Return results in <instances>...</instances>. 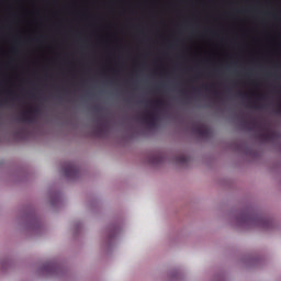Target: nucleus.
Masks as SVG:
<instances>
[{
  "instance_id": "nucleus-3",
  "label": "nucleus",
  "mask_w": 281,
  "mask_h": 281,
  "mask_svg": "<svg viewBox=\"0 0 281 281\" xmlns=\"http://www.w3.org/2000/svg\"><path fill=\"white\" fill-rule=\"evenodd\" d=\"M243 222L255 223V225H259V227H263V229H269V227H271V221L266 217H258L257 220H251L249 215H244Z\"/></svg>"
},
{
  "instance_id": "nucleus-16",
  "label": "nucleus",
  "mask_w": 281,
  "mask_h": 281,
  "mask_svg": "<svg viewBox=\"0 0 281 281\" xmlns=\"http://www.w3.org/2000/svg\"><path fill=\"white\" fill-rule=\"evenodd\" d=\"M259 100H265V94H258Z\"/></svg>"
},
{
  "instance_id": "nucleus-8",
  "label": "nucleus",
  "mask_w": 281,
  "mask_h": 281,
  "mask_svg": "<svg viewBox=\"0 0 281 281\" xmlns=\"http://www.w3.org/2000/svg\"><path fill=\"white\" fill-rule=\"evenodd\" d=\"M13 135L16 139H27V130L26 128H20L16 132H14Z\"/></svg>"
},
{
  "instance_id": "nucleus-2",
  "label": "nucleus",
  "mask_w": 281,
  "mask_h": 281,
  "mask_svg": "<svg viewBox=\"0 0 281 281\" xmlns=\"http://www.w3.org/2000/svg\"><path fill=\"white\" fill-rule=\"evenodd\" d=\"M61 170L69 179H76L80 175V169H78V166L71 161L64 162Z\"/></svg>"
},
{
  "instance_id": "nucleus-18",
  "label": "nucleus",
  "mask_w": 281,
  "mask_h": 281,
  "mask_svg": "<svg viewBox=\"0 0 281 281\" xmlns=\"http://www.w3.org/2000/svg\"><path fill=\"white\" fill-rule=\"evenodd\" d=\"M251 106H254V109H260V106H258V105H256V104H254V105H251Z\"/></svg>"
},
{
  "instance_id": "nucleus-7",
  "label": "nucleus",
  "mask_w": 281,
  "mask_h": 281,
  "mask_svg": "<svg viewBox=\"0 0 281 281\" xmlns=\"http://www.w3.org/2000/svg\"><path fill=\"white\" fill-rule=\"evenodd\" d=\"M143 122L145 124H148V126H156L157 124V114L156 113H147L145 116L142 117Z\"/></svg>"
},
{
  "instance_id": "nucleus-10",
  "label": "nucleus",
  "mask_w": 281,
  "mask_h": 281,
  "mask_svg": "<svg viewBox=\"0 0 281 281\" xmlns=\"http://www.w3.org/2000/svg\"><path fill=\"white\" fill-rule=\"evenodd\" d=\"M176 161L178 164H188V161H190V158L186 155H180L176 158Z\"/></svg>"
},
{
  "instance_id": "nucleus-1",
  "label": "nucleus",
  "mask_w": 281,
  "mask_h": 281,
  "mask_svg": "<svg viewBox=\"0 0 281 281\" xmlns=\"http://www.w3.org/2000/svg\"><path fill=\"white\" fill-rule=\"evenodd\" d=\"M38 114V108H29L22 112L19 116V121L24 124H34L36 122V115Z\"/></svg>"
},
{
  "instance_id": "nucleus-6",
  "label": "nucleus",
  "mask_w": 281,
  "mask_h": 281,
  "mask_svg": "<svg viewBox=\"0 0 281 281\" xmlns=\"http://www.w3.org/2000/svg\"><path fill=\"white\" fill-rule=\"evenodd\" d=\"M193 131L195 135H199L200 137L207 138L210 137V128L203 124L193 125Z\"/></svg>"
},
{
  "instance_id": "nucleus-9",
  "label": "nucleus",
  "mask_w": 281,
  "mask_h": 281,
  "mask_svg": "<svg viewBox=\"0 0 281 281\" xmlns=\"http://www.w3.org/2000/svg\"><path fill=\"white\" fill-rule=\"evenodd\" d=\"M154 105L156 109H164V106H166V100L157 99L156 101H154Z\"/></svg>"
},
{
  "instance_id": "nucleus-5",
  "label": "nucleus",
  "mask_w": 281,
  "mask_h": 281,
  "mask_svg": "<svg viewBox=\"0 0 281 281\" xmlns=\"http://www.w3.org/2000/svg\"><path fill=\"white\" fill-rule=\"evenodd\" d=\"M109 128V125L106 123L98 122L97 126L93 128V134L97 137H104L106 135V131Z\"/></svg>"
},
{
  "instance_id": "nucleus-17",
  "label": "nucleus",
  "mask_w": 281,
  "mask_h": 281,
  "mask_svg": "<svg viewBox=\"0 0 281 281\" xmlns=\"http://www.w3.org/2000/svg\"><path fill=\"white\" fill-rule=\"evenodd\" d=\"M238 95H239V98H245V93H243V92H239Z\"/></svg>"
},
{
  "instance_id": "nucleus-11",
  "label": "nucleus",
  "mask_w": 281,
  "mask_h": 281,
  "mask_svg": "<svg viewBox=\"0 0 281 281\" xmlns=\"http://www.w3.org/2000/svg\"><path fill=\"white\" fill-rule=\"evenodd\" d=\"M150 164H161V156L159 155H154L149 159Z\"/></svg>"
},
{
  "instance_id": "nucleus-14",
  "label": "nucleus",
  "mask_w": 281,
  "mask_h": 281,
  "mask_svg": "<svg viewBox=\"0 0 281 281\" xmlns=\"http://www.w3.org/2000/svg\"><path fill=\"white\" fill-rule=\"evenodd\" d=\"M8 104V99H4L3 101H0V105Z\"/></svg>"
},
{
  "instance_id": "nucleus-13",
  "label": "nucleus",
  "mask_w": 281,
  "mask_h": 281,
  "mask_svg": "<svg viewBox=\"0 0 281 281\" xmlns=\"http://www.w3.org/2000/svg\"><path fill=\"white\" fill-rule=\"evenodd\" d=\"M248 124H249L250 126H252V128H256V126H257L256 121H254V120H251V121H249V122H247V121H244V122H243V126H247Z\"/></svg>"
},
{
  "instance_id": "nucleus-12",
  "label": "nucleus",
  "mask_w": 281,
  "mask_h": 281,
  "mask_svg": "<svg viewBox=\"0 0 281 281\" xmlns=\"http://www.w3.org/2000/svg\"><path fill=\"white\" fill-rule=\"evenodd\" d=\"M45 269L48 273H54V271H56V263H47Z\"/></svg>"
},
{
  "instance_id": "nucleus-4",
  "label": "nucleus",
  "mask_w": 281,
  "mask_h": 281,
  "mask_svg": "<svg viewBox=\"0 0 281 281\" xmlns=\"http://www.w3.org/2000/svg\"><path fill=\"white\" fill-rule=\"evenodd\" d=\"M257 138L261 142H273L276 138V132L271 130L262 131L257 134Z\"/></svg>"
},
{
  "instance_id": "nucleus-15",
  "label": "nucleus",
  "mask_w": 281,
  "mask_h": 281,
  "mask_svg": "<svg viewBox=\"0 0 281 281\" xmlns=\"http://www.w3.org/2000/svg\"><path fill=\"white\" fill-rule=\"evenodd\" d=\"M213 94L215 95V98L218 100L220 94L216 91H213Z\"/></svg>"
},
{
  "instance_id": "nucleus-19",
  "label": "nucleus",
  "mask_w": 281,
  "mask_h": 281,
  "mask_svg": "<svg viewBox=\"0 0 281 281\" xmlns=\"http://www.w3.org/2000/svg\"><path fill=\"white\" fill-rule=\"evenodd\" d=\"M278 113H279V115H281V108H279Z\"/></svg>"
}]
</instances>
